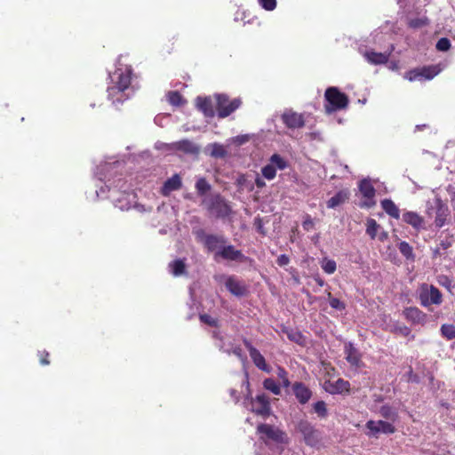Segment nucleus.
Listing matches in <instances>:
<instances>
[{"label":"nucleus","instance_id":"b1692460","mask_svg":"<svg viewBox=\"0 0 455 455\" xmlns=\"http://www.w3.org/2000/svg\"><path fill=\"white\" fill-rule=\"evenodd\" d=\"M196 106L200 111L204 113V115L207 117L214 116V109L212 106V102L209 98L197 97L196 99Z\"/></svg>","mask_w":455,"mask_h":455},{"label":"nucleus","instance_id":"f8f14e48","mask_svg":"<svg viewBox=\"0 0 455 455\" xmlns=\"http://www.w3.org/2000/svg\"><path fill=\"white\" fill-rule=\"evenodd\" d=\"M450 214L448 206L438 196L435 197V225L436 228H442L445 225L447 218Z\"/></svg>","mask_w":455,"mask_h":455},{"label":"nucleus","instance_id":"cd10ccee","mask_svg":"<svg viewBox=\"0 0 455 455\" xmlns=\"http://www.w3.org/2000/svg\"><path fill=\"white\" fill-rule=\"evenodd\" d=\"M359 191L363 197L372 199L375 196V188L369 180H363L359 183Z\"/></svg>","mask_w":455,"mask_h":455},{"label":"nucleus","instance_id":"f704fd0d","mask_svg":"<svg viewBox=\"0 0 455 455\" xmlns=\"http://www.w3.org/2000/svg\"><path fill=\"white\" fill-rule=\"evenodd\" d=\"M212 151L211 156L215 158H224L227 156V150L224 146L219 143H213L211 145Z\"/></svg>","mask_w":455,"mask_h":455},{"label":"nucleus","instance_id":"4be33fe9","mask_svg":"<svg viewBox=\"0 0 455 455\" xmlns=\"http://www.w3.org/2000/svg\"><path fill=\"white\" fill-rule=\"evenodd\" d=\"M350 193L348 189H342L337 192L332 197H331L326 204L327 207L330 209H334L341 204H343L345 202H347L349 198Z\"/></svg>","mask_w":455,"mask_h":455},{"label":"nucleus","instance_id":"864d4df0","mask_svg":"<svg viewBox=\"0 0 455 455\" xmlns=\"http://www.w3.org/2000/svg\"><path fill=\"white\" fill-rule=\"evenodd\" d=\"M276 263L279 267L287 266L290 263V258L286 254H281L276 259Z\"/></svg>","mask_w":455,"mask_h":455},{"label":"nucleus","instance_id":"3c124183","mask_svg":"<svg viewBox=\"0 0 455 455\" xmlns=\"http://www.w3.org/2000/svg\"><path fill=\"white\" fill-rule=\"evenodd\" d=\"M38 356H39L40 363L42 365H48V364H50L49 353L47 351H45V350L39 351Z\"/></svg>","mask_w":455,"mask_h":455},{"label":"nucleus","instance_id":"7c9ffc66","mask_svg":"<svg viewBox=\"0 0 455 455\" xmlns=\"http://www.w3.org/2000/svg\"><path fill=\"white\" fill-rule=\"evenodd\" d=\"M168 101L172 106H182L186 103V100L183 99L182 95L178 91H172L167 95Z\"/></svg>","mask_w":455,"mask_h":455},{"label":"nucleus","instance_id":"2eb2a0df","mask_svg":"<svg viewBox=\"0 0 455 455\" xmlns=\"http://www.w3.org/2000/svg\"><path fill=\"white\" fill-rule=\"evenodd\" d=\"M225 285L228 291L236 297H243L247 293L246 285L234 276L228 277Z\"/></svg>","mask_w":455,"mask_h":455},{"label":"nucleus","instance_id":"5fc2aeb1","mask_svg":"<svg viewBox=\"0 0 455 455\" xmlns=\"http://www.w3.org/2000/svg\"><path fill=\"white\" fill-rule=\"evenodd\" d=\"M407 376H408V379L407 380L409 382L418 383L419 381V376L413 372V370H412L411 367H410V370H409V371L407 373Z\"/></svg>","mask_w":455,"mask_h":455},{"label":"nucleus","instance_id":"79ce46f5","mask_svg":"<svg viewBox=\"0 0 455 455\" xmlns=\"http://www.w3.org/2000/svg\"><path fill=\"white\" fill-rule=\"evenodd\" d=\"M199 319L203 323L207 324L211 327H218L219 326L218 319L211 316L208 314H200Z\"/></svg>","mask_w":455,"mask_h":455},{"label":"nucleus","instance_id":"f3484780","mask_svg":"<svg viewBox=\"0 0 455 455\" xmlns=\"http://www.w3.org/2000/svg\"><path fill=\"white\" fill-rule=\"evenodd\" d=\"M257 430L260 434H264L268 439L275 441V442H283L284 433L274 427L268 424H259L257 427Z\"/></svg>","mask_w":455,"mask_h":455},{"label":"nucleus","instance_id":"9b49d317","mask_svg":"<svg viewBox=\"0 0 455 455\" xmlns=\"http://www.w3.org/2000/svg\"><path fill=\"white\" fill-rule=\"evenodd\" d=\"M282 121L289 129H300L305 125L304 116L292 110L285 111L282 115Z\"/></svg>","mask_w":455,"mask_h":455},{"label":"nucleus","instance_id":"680f3d73","mask_svg":"<svg viewBox=\"0 0 455 455\" xmlns=\"http://www.w3.org/2000/svg\"><path fill=\"white\" fill-rule=\"evenodd\" d=\"M315 281L318 283V285L323 286L324 281L322 278H316Z\"/></svg>","mask_w":455,"mask_h":455},{"label":"nucleus","instance_id":"1a4fd4ad","mask_svg":"<svg viewBox=\"0 0 455 455\" xmlns=\"http://www.w3.org/2000/svg\"><path fill=\"white\" fill-rule=\"evenodd\" d=\"M243 345L248 350L250 356L255 366L265 372H269L270 368L267 364L266 360L264 356L260 354V352L256 347H254L252 344L246 339H243Z\"/></svg>","mask_w":455,"mask_h":455},{"label":"nucleus","instance_id":"a19ab883","mask_svg":"<svg viewBox=\"0 0 455 455\" xmlns=\"http://www.w3.org/2000/svg\"><path fill=\"white\" fill-rule=\"evenodd\" d=\"M270 162V164L275 165L279 170H284L287 167L286 161L277 154H274L271 156Z\"/></svg>","mask_w":455,"mask_h":455},{"label":"nucleus","instance_id":"a211bd4d","mask_svg":"<svg viewBox=\"0 0 455 455\" xmlns=\"http://www.w3.org/2000/svg\"><path fill=\"white\" fill-rule=\"evenodd\" d=\"M172 148L185 154L197 155L199 148L189 140H181L172 144Z\"/></svg>","mask_w":455,"mask_h":455},{"label":"nucleus","instance_id":"dca6fc26","mask_svg":"<svg viewBox=\"0 0 455 455\" xmlns=\"http://www.w3.org/2000/svg\"><path fill=\"white\" fill-rule=\"evenodd\" d=\"M292 391L300 404L307 403L312 396V391L302 382L293 383Z\"/></svg>","mask_w":455,"mask_h":455},{"label":"nucleus","instance_id":"13d9d810","mask_svg":"<svg viewBox=\"0 0 455 455\" xmlns=\"http://www.w3.org/2000/svg\"><path fill=\"white\" fill-rule=\"evenodd\" d=\"M296 336L300 337V334H299V333H296V334H289V335H288V338H289L291 340L298 341V339H296Z\"/></svg>","mask_w":455,"mask_h":455},{"label":"nucleus","instance_id":"f257e3e1","mask_svg":"<svg viewBox=\"0 0 455 455\" xmlns=\"http://www.w3.org/2000/svg\"><path fill=\"white\" fill-rule=\"evenodd\" d=\"M132 70L131 68L117 69L112 77L113 85L108 88V98L114 104L123 103L128 99L125 91L129 89L132 83Z\"/></svg>","mask_w":455,"mask_h":455},{"label":"nucleus","instance_id":"6e6d98bb","mask_svg":"<svg viewBox=\"0 0 455 455\" xmlns=\"http://www.w3.org/2000/svg\"><path fill=\"white\" fill-rule=\"evenodd\" d=\"M255 185H256L257 188H264L266 186V183H265V181L263 180L262 178L257 177L255 179Z\"/></svg>","mask_w":455,"mask_h":455},{"label":"nucleus","instance_id":"bf43d9fd","mask_svg":"<svg viewBox=\"0 0 455 455\" xmlns=\"http://www.w3.org/2000/svg\"><path fill=\"white\" fill-rule=\"evenodd\" d=\"M450 245H451V243H450L449 242H443H443H441V243H440V246H441L443 249H444V250H445V249H447V248H449V247H450Z\"/></svg>","mask_w":455,"mask_h":455},{"label":"nucleus","instance_id":"9d476101","mask_svg":"<svg viewBox=\"0 0 455 455\" xmlns=\"http://www.w3.org/2000/svg\"><path fill=\"white\" fill-rule=\"evenodd\" d=\"M252 411L257 415L267 417L270 415L271 407L268 397L265 394L258 395L251 400Z\"/></svg>","mask_w":455,"mask_h":455},{"label":"nucleus","instance_id":"7ed1b4c3","mask_svg":"<svg viewBox=\"0 0 455 455\" xmlns=\"http://www.w3.org/2000/svg\"><path fill=\"white\" fill-rule=\"evenodd\" d=\"M419 299L420 304L427 307L431 305H440L443 302V294L433 284L422 283L419 287Z\"/></svg>","mask_w":455,"mask_h":455},{"label":"nucleus","instance_id":"20e7f679","mask_svg":"<svg viewBox=\"0 0 455 455\" xmlns=\"http://www.w3.org/2000/svg\"><path fill=\"white\" fill-rule=\"evenodd\" d=\"M196 236L209 252L215 253L219 250H221L226 243V239L223 235L206 234L203 229L196 231Z\"/></svg>","mask_w":455,"mask_h":455},{"label":"nucleus","instance_id":"5701e85b","mask_svg":"<svg viewBox=\"0 0 455 455\" xmlns=\"http://www.w3.org/2000/svg\"><path fill=\"white\" fill-rule=\"evenodd\" d=\"M403 221L415 229L421 228L424 224V219L419 214L410 211L403 212Z\"/></svg>","mask_w":455,"mask_h":455},{"label":"nucleus","instance_id":"ea45409f","mask_svg":"<svg viewBox=\"0 0 455 455\" xmlns=\"http://www.w3.org/2000/svg\"><path fill=\"white\" fill-rule=\"evenodd\" d=\"M261 173L267 180H273L276 175V169L273 164H267L261 169Z\"/></svg>","mask_w":455,"mask_h":455},{"label":"nucleus","instance_id":"603ef678","mask_svg":"<svg viewBox=\"0 0 455 455\" xmlns=\"http://www.w3.org/2000/svg\"><path fill=\"white\" fill-rule=\"evenodd\" d=\"M302 227L306 231H309L314 228V221L309 215H307L302 222Z\"/></svg>","mask_w":455,"mask_h":455},{"label":"nucleus","instance_id":"412c9836","mask_svg":"<svg viewBox=\"0 0 455 455\" xmlns=\"http://www.w3.org/2000/svg\"><path fill=\"white\" fill-rule=\"evenodd\" d=\"M390 52H376L374 51H367L364 57L367 61L373 65L386 64L389 60Z\"/></svg>","mask_w":455,"mask_h":455},{"label":"nucleus","instance_id":"e433bc0d","mask_svg":"<svg viewBox=\"0 0 455 455\" xmlns=\"http://www.w3.org/2000/svg\"><path fill=\"white\" fill-rule=\"evenodd\" d=\"M441 333L449 340L455 339V325L447 323L443 324L441 326Z\"/></svg>","mask_w":455,"mask_h":455},{"label":"nucleus","instance_id":"393cba45","mask_svg":"<svg viewBox=\"0 0 455 455\" xmlns=\"http://www.w3.org/2000/svg\"><path fill=\"white\" fill-rule=\"evenodd\" d=\"M326 389L331 394H342L344 392H349L350 384L343 379H339L334 383H329V387Z\"/></svg>","mask_w":455,"mask_h":455},{"label":"nucleus","instance_id":"bb28decb","mask_svg":"<svg viewBox=\"0 0 455 455\" xmlns=\"http://www.w3.org/2000/svg\"><path fill=\"white\" fill-rule=\"evenodd\" d=\"M169 268L174 276H180L187 274L185 259H177L170 262Z\"/></svg>","mask_w":455,"mask_h":455},{"label":"nucleus","instance_id":"6ab92c4d","mask_svg":"<svg viewBox=\"0 0 455 455\" xmlns=\"http://www.w3.org/2000/svg\"><path fill=\"white\" fill-rule=\"evenodd\" d=\"M181 187V178L179 174H174L164 181L161 189V193L166 196H169L172 191L179 190Z\"/></svg>","mask_w":455,"mask_h":455},{"label":"nucleus","instance_id":"4c0bfd02","mask_svg":"<svg viewBox=\"0 0 455 455\" xmlns=\"http://www.w3.org/2000/svg\"><path fill=\"white\" fill-rule=\"evenodd\" d=\"M196 188L198 195L204 196L211 189V186L204 178H200L196 183Z\"/></svg>","mask_w":455,"mask_h":455},{"label":"nucleus","instance_id":"a878e982","mask_svg":"<svg viewBox=\"0 0 455 455\" xmlns=\"http://www.w3.org/2000/svg\"><path fill=\"white\" fill-rule=\"evenodd\" d=\"M381 207L390 217L398 220L400 218V210L391 199L381 201Z\"/></svg>","mask_w":455,"mask_h":455},{"label":"nucleus","instance_id":"052dcab7","mask_svg":"<svg viewBox=\"0 0 455 455\" xmlns=\"http://www.w3.org/2000/svg\"><path fill=\"white\" fill-rule=\"evenodd\" d=\"M236 140H237L240 144H242V143H243V142H245V141L247 140V138H246V137H243H243H237V138H236Z\"/></svg>","mask_w":455,"mask_h":455},{"label":"nucleus","instance_id":"a18cd8bd","mask_svg":"<svg viewBox=\"0 0 455 455\" xmlns=\"http://www.w3.org/2000/svg\"><path fill=\"white\" fill-rule=\"evenodd\" d=\"M404 77L409 81L412 82L418 79H421V71L420 68H413L405 73Z\"/></svg>","mask_w":455,"mask_h":455},{"label":"nucleus","instance_id":"8fccbe9b","mask_svg":"<svg viewBox=\"0 0 455 455\" xmlns=\"http://www.w3.org/2000/svg\"><path fill=\"white\" fill-rule=\"evenodd\" d=\"M435 198L432 202L427 201V207H426V214L427 215V217L433 218V217H435Z\"/></svg>","mask_w":455,"mask_h":455},{"label":"nucleus","instance_id":"ddd939ff","mask_svg":"<svg viewBox=\"0 0 455 455\" xmlns=\"http://www.w3.org/2000/svg\"><path fill=\"white\" fill-rule=\"evenodd\" d=\"M366 427L373 435H376L379 433L394 434L395 432V426L384 420H369L366 423Z\"/></svg>","mask_w":455,"mask_h":455},{"label":"nucleus","instance_id":"0e129e2a","mask_svg":"<svg viewBox=\"0 0 455 455\" xmlns=\"http://www.w3.org/2000/svg\"><path fill=\"white\" fill-rule=\"evenodd\" d=\"M258 230L261 233V234H265L264 231L262 230V226L260 224V222L259 223V226H258Z\"/></svg>","mask_w":455,"mask_h":455},{"label":"nucleus","instance_id":"473e14b6","mask_svg":"<svg viewBox=\"0 0 455 455\" xmlns=\"http://www.w3.org/2000/svg\"><path fill=\"white\" fill-rule=\"evenodd\" d=\"M263 387L265 389L270 391L275 395L281 394L280 386L276 383V381L272 378H267L263 381Z\"/></svg>","mask_w":455,"mask_h":455},{"label":"nucleus","instance_id":"c9c22d12","mask_svg":"<svg viewBox=\"0 0 455 455\" xmlns=\"http://www.w3.org/2000/svg\"><path fill=\"white\" fill-rule=\"evenodd\" d=\"M321 267L323 270L328 275L333 274L337 269V264L335 260L326 258L323 259Z\"/></svg>","mask_w":455,"mask_h":455},{"label":"nucleus","instance_id":"aec40b11","mask_svg":"<svg viewBox=\"0 0 455 455\" xmlns=\"http://www.w3.org/2000/svg\"><path fill=\"white\" fill-rule=\"evenodd\" d=\"M346 360L351 366L360 368L363 365L361 355L358 350L349 344V346L346 347Z\"/></svg>","mask_w":455,"mask_h":455},{"label":"nucleus","instance_id":"f03ea898","mask_svg":"<svg viewBox=\"0 0 455 455\" xmlns=\"http://www.w3.org/2000/svg\"><path fill=\"white\" fill-rule=\"evenodd\" d=\"M349 99L338 87H328L324 92V112L327 115L347 108Z\"/></svg>","mask_w":455,"mask_h":455},{"label":"nucleus","instance_id":"09e8293b","mask_svg":"<svg viewBox=\"0 0 455 455\" xmlns=\"http://www.w3.org/2000/svg\"><path fill=\"white\" fill-rule=\"evenodd\" d=\"M428 25L427 18L415 19L411 20L410 22V26L414 28H421Z\"/></svg>","mask_w":455,"mask_h":455},{"label":"nucleus","instance_id":"2f4dec72","mask_svg":"<svg viewBox=\"0 0 455 455\" xmlns=\"http://www.w3.org/2000/svg\"><path fill=\"white\" fill-rule=\"evenodd\" d=\"M380 226L374 219H368L366 221V234L371 238L375 239L377 232Z\"/></svg>","mask_w":455,"mask_h":455},{"label":"nucleus","instance_id":"4d7b16f0","mask_svg":"<svg viewBox=\"0 0 455 455\" xmlns=\"http://www.w3.org/2000/svg\"><path fill=\"white\" fill-rule=\"evenodd\" d=\"M401 332L406 336L411 332V331L408 327L403 326V328H401Z\"/></svg>","mask_w":455,"mask_h":455},{"label":"nucleus","instance_id":"de8ad7c7","mask_svg":"<svg viewBox=\"0 0 455 455\" xmlns=\"http://www.w3.org/2000/svg\"><path fill=\"white\" fill-rule=\"evenodd\" d=\"M277 376L280 379H282L283 386L284 387H288L291 384L289 378H288V372L283 368H278L277 371Z\"/></svg>","mask_w":455,"mask_h":455},{"label":"nucleus","instance_id":"39448f33","mask_svg":"<svg viewBox=\"0 0 455 455\" xmlns=\"http://www.w3.org/2000/svg\"><path fill=\"white\" fill-rule=\"evenodd\" d=\"M242 104L240 99L230 100L228 96L225 94H220L217 96V112L220 118H225L235 112Z\"/></svg>","mask_w":455,"mask_h":455},{"label":"nucleus","instance_id":"37998d69","mask_svg":"<svg viewBox=\"0 0 455 455\" xmlns=\"http://www.w3.org/2000/svg\"><path fill=\"white\" fill-rule=\"evenodd\" d=\"M328 298H329V304L332 308L337 309V310H344L346 308L345 303L337 298L331 297V292L328 293Z\"/></svg>","mask_w":455,"mask_h":455},{"label":"nucleus","instance_id":"4468645a","mask_svg":"<svg viewBox=\"0 0 455 455\" xmlns=\"http://www.w3.org/2000/svg\"><path fill=\"white\" fill-rule=\"evenodd\" d=\"M404 318L413 324H423L426 322L427 315L416 307H406L403 311Z\"/></svg>","mask_w":455,"mask_h":455},{"label":"nucleus","instance_id":"0eeeda50","mask_svg":"<svg viewBox=\"0 0 455 455\" xmlns=\"http://www.w3.org/2000/svg\"><path fill=\"white\" fill-rule=\"evenodd\" d=\"M298 430L303 435L305 443L309 446H315L320 442V433L307 420H300L298 424Z\"/></svg>","mask_w":455,"mask_h":455},{"label":"nucleus","instance_id":"58836bf2","mask_svg":"<svg viewBox=\"0 0 455 455\" xmlns=\"http://www.w3.org/2000/svg\"><path fill=\"white\" fill-rule=\"evenodd\" d=\"M314 411L320 418H326L328 415L326 403L323 401H318L315 403Z\"/></svg>","mask_w":455,"mask_h":455},{"label":"nucleus","instance_id":"c756f323","mask_svg":"<svg viewBox=\"0 0 455 455\" xmlns=\"http://www.w3.org/2000/svg\"><path fill=\"white\" fill-rule=\"evenodd\" d=\"M379 414L386 419L395 421L398 418L397 411L394 410L390 405H382L379 409Z\"/></svg>","mask_w":455,"mask_h":455},{"label":"nucleus","instance_id":"c03bdc74","mask_svg":"<svg viewBox=\"0 0 455 455\" xmlns=\"http://www.w3.org/2000/svg\"><path fill=\"white\" fill-rule=\"evenodd\" d=\"M435 47L440 52H447L451 48V42L448 38L442 37L437 41Z\"/></svg>","mask_w":455,"mask_h":455},{"label":"nucleus","instance_id":"6e6552de","mask_svg":"<svg viewBox=\"0 0 455 455\" xmlns=\"http://www.w3.org/2000/svg\"><path fill=\"white\" fill-rule=\"evenodd\" d=\"M222 259L226 260H231V261H238V262H244L246 260V257L243 255L242 251L235 249L234 245L228 244L226 245V243L223 245L221 250H219L214 254L215 260H218V259Z\"/></svg>","mask_w":455,"mask_h":455},{"label":"nucleus","instance_id":"c85d7f7f","mask_svg":"<svg viewBox=\"0 0 455 455\" xmlns=\"http://www.w3.org/2000/svg\"><path fill=\"white\" fill-rule=\"evenodd\" d=\"M442 68L439 65H430L420 68L422 78L430 80L441 72Z\"/></svg>","mask_w":455,"mask_h":455},{"label":"nucleus","instance_id":"e2e57ef3","mask_svg":"<svg viewBox=\"0 0 455 455\" xmlns=\"http://www.w3.org/2000/svg\"><path fill=\"white\" fill-rule=\"evenodd\" d=\"M245 384H246V386H247V389H248V396H249V395H251V391H250V389H249V385H250V383H249V380H248V377H246Z\"/></svg>","mask_w":455,"mask_h":455},{"label":"nucleus","instance_id":"423d86ee","mask_svg":"<svg viewBox=\"0 0 455 455\" xmlns=\"http://www.w3.org/2000/svg\"><path fill=\"white\" fill-rule=\"evenodd\" d=\"M207 209L218 219H224L231 212L230 205L220 195L211 198Z\"/></svg>","mask_w":455,"mask_h":455},{"label":"nucleus","instance_id":"69168bd1","mask_svg":"<svg viewBox=\"0 0 455 455\" xmlns=\"http://www.w3.org/2000/svg\"><path fill=\"white\" fill-rule=\"evenodd\" d=\"M235 393H236V392H235V390H234V389H232V390L230 391V394H231V395H232V396H235Z\"/></svg>","mask_w":455,"mask_h":455},{"label":"nucleus","instance_id":"72a5a7b5","mask_svg":"<svg viewBox=\"0 0 455 455\" xmlns=\"http://www.w3.org/2000/svg\"><path fill=\"white\" fill-rule=\"evenodd\" d=\"M398 249H399V251L401 252V254L403 256H404L406 259H413L414 258L413 249L409 244V243H407L405 241L401 242L398 244Z\"/></svg>","mask_w":455,"mask_h":455},{"label":"nucleus","instance_id":"49530a36","mask_svg":"<svg viewBox=\"0 0 455 455\" xmlns=\"http://www.w3.org/2000/svg\"><path fill=\"white\" fill-rule=\"evenodd\" d=\"M259 4L266 11H273L275 9L276 0H258Z\"/></svg>","mask_w":455,"mask_h":455}]
</instances>
